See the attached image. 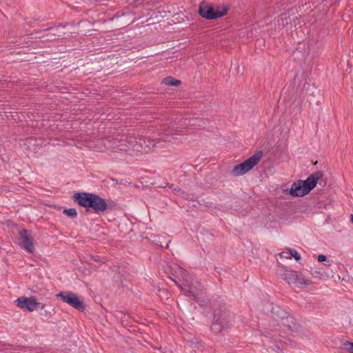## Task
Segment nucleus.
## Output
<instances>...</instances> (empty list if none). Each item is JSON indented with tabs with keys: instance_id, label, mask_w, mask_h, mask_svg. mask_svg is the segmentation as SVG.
<instances>
[{
	"instance_id": "nucleus-1",
	"label": "nucleus",
	"mask_w": 353,
	"mask_h": 353,
	"mask_svg": "<svg viewBox=\"0 0 353 353\" xmlns=\"http://www.w3.org/2000/svg\"><path fill=\"white\" fill-rule=\"evenodd\" d=\"M171 271L172 274L180 282V283H178V285L184 294L199 302L204 294L203 288L201 283L197 281H194L185 269L176 264H174L171 268Z\"/></svg>"
},
{
	"instance_id": "nucleus-2",
	"label": "nucleus",
	"mask_w": 353,
	"mask_h": 353,
	"mask_svg": "<svg viewBox=\"0 0 353 353\" xmlns=\"http://www.w3.org/2000/svg\"><path fill=\"white\" fill-rule=\"evenodd\" d=\"M174 129L170 127L166 128L164 126L161 129L160 137L155 139H148L149 144L141 145L142 137L139 136L129 135L128 144L130 150L137 152H148L152 148L157 147V143L160 140L163 141H171L174 138L172 134L170 132H172Z\"/></svg>"
},
{
	"instance_id": "nucleus-3",
	"label": "nucleus",
	"mask_w": 353,
	"mask_h": 353,
	"mask_svg": "<svg viewBox=\"0 0 353 353\" xmlns=\"http://www.w3.org/2000/svg\"><path fill=\"white\" fill-rule=\"evenodd\" d=\"M73 199L79 205L85 208L88 212L92 210L93 212L99 214L108 209L106 201L95 194L88 192L75 193Z\"/></svg>"
},
{
	"instance_id": "nucleus-4",
	"label": "nucleus",
	"mask_w": 353,
	"mask_h": 353,
	"mask_svg": "<svg viewBox=\"0 0 353 353\" xmlns=\"http://www.w3.org/2000/svg\"><path fill=\"white\" fill-rule=\"evenodd\" d=\"M323 175L321 171H317L310 174L304 181L298 180L294 182L290 190V194L293 196H305L316 185L318 181L323 177Z\"/></svg>"
},
{
	"instance_id": "nucleus-5",
	"label": "nucleus",
	"mask_w": 353,
	"mask_h": 353,
	"mask_svg": "<svg viewBox=\"0 0 353 353\" xmlns=\"http://www.w3.org/2000/svg\"><path fill=\"white\" fill-rule=\"evenodd\" d=\"M263 156L262 151H256L249 159L243 163L235 165L231 171L234 176H239L251 170L256 165L259 163Z\"/></svg>"
},
{
	"instance_id": "nucleus-6",
	"label": "nucleus",
	"mask_w": 353,
	"mask_h": 353,
	"mask_svg": "<svg viewBox=\"0 0 353 353\" xmlns=\"http://www.w3.org/2000/svg\"><path fill=\"white\" fill-rule=\"evenodd\" d=\"M230 325V314L225 310H220L214 314L211 330L215 333H219L223 330L228 328Z\"/></svg>"
},
{
	"instance_id": "nucleus-7",
	"label": "nucleus",
	"mask_w": 353,
	"mask_h": 353,
	"mask_svg": "<svg viewBox=\"0 0 353 353\" xmlns=\"http://www.w3.org/2000/svg\"><path fill=\"white\" fill-rule=\"evenodd\" d=\"M17 307L23 310H27L28 312H33L37 308L43 310L45 304L38 302L37 299L33 297H25L21 296L15 300Z\"/></svg>"
},
{
	"instance_id": "nucleus-8",
	"label": "nucleus",
	"mask_w": 353,
	"mask_h": 353,
	"mask_svg": "<svg viewBox=\"0 0 353 353\" xmlns=\"http://www.w3.org/2000/svg\"><path fill=\"white\" fill-rule=\"evenodd\" d=\"M282 278L289 284H294L299 288H304L312 284L310 279L300 277L296 272L292 270H286L282 274Z\"/></svg>"
},
{
	"instance_id": "nucleus-9",
	"label": "nucleus",
	"mask_w": 353,
	"mask_h": 353,
	"mask_svg": "<svg viewBox=\"0 0 353 353\" xmlns=\"http://www.w3.org/2000/svg\"><path fill=\"white\" fill-rule=\"evenodd\" d=\"M57 296L78 310H83L85 308L83 301L79 300L78 296L72 292H62L59 293Z\"/></svg>"
},
{
	"instance_id": "nucleus-10",
	"label": "nucleus",
	"mask_w": 353,
	"mask_h": 353,
	"mask_svg": "<svg viewBox=\"0 0 353 353\" xmlns=\"http://www.w3.org/2000/svg\"><path fill=\"white\" fill-rule=\"evenodd\" d=\"M199 14L207 19H216L227 14V9L223 8L221 10H214L212 6L201 3L199 8Z\"/></svg>"
},
{
	"instance_id": "nucleus-11",
	"label": "nucleus",
	"mask_w": 353,
	"mask_h": 353,
	"mask_svg": "<svg viewBox=\"0 0 353 353\" xmlns=\"http://www.w3.org/2000/svg\"><path fill=\"white\" fill-rule=\"evenodd\" d=\"M21 245L28 252L32 253L34 250L33 238L28 234V230L23 229L19 232Z\"/></svg>"
},
{
	"instance_id": "nucleus-12",
	"label": "nucleus",
	"mask_w": 353,
	"mask_h": 353,
	"mask_svg": "<svg viewBox=\"0 0 353 353\" xmlns=\"http://www.w3.org/2000/svg\"><path fill=\"white\" fill-rule=\"evenodd\" d=\"M129 135H122L119 137V151H128L130 150V146L128 144Z\"/></svg>"
},
{
	"instance_id": "nucleus-13",
	"label": "nucleus",
	"mask_w": 353,
	"mask_h": 353,
	"mask_svg": "<svg viewBox=\"0 0 353 353\" xmlns=\"http://www.w3.org/2000/svg\"><path fill=\"white\" fill-rule=\"evenodd\" d=\"M272 312L281 319H284L287 317V312L282 310L279 306L273 307L272 308Z\"/></svg>"
},
{
	"instance_id": "nucleus-14",
	"label": "nucleus",
	"mask_w": 353,
	"mask_h": 353,
	"mask_svg": "<svg viewBox=\"0 0 353 353\" xmlns=\"http://www.w3.org/2000/svg\"><path fill=\"white\" fill-rule=\"evenodd\" d=\"M119 138H114L112 140L108 141V147L114 152L119 151Z\"/></svg>"
},
{
	"instance_id": "nucleus-15",
	"label": "nucleus",
	"mask_w": 353,
	"mask_h": 353,
	"mask_svg": "<svg viewBox=\"0 0 353 353\" xmlns=\"http://www.w3.org/2000/svg\"><path fill=\"white\" fill-rule=\"evenodd\" d=\"M164 84L168 85L176 86L181 83L179 80H177L172 77H167L163 79L162 81Z\"/></svg>"
},
{
	"instance_id": "nucleus-16",
	"label": "nucleus",
	"mask_w": 353,
	"mask_h": 353,
	"mask_svg": "<svg viewBox=\"0 0 353 353\" xmlns=\"http://www.w3.org/2000/svg\"><path fill=\"white\" fill-rule=\"evenodd\" d=\"M63 214L72 218H74L77 216V212L75 208L65 209L63 210Z\"/></svg>"
},
{
	"instance_id": "nucleus-17",
	"label": "nucleus",
	"mask_w": 353,
	"mask_h": 353,
	"mask_svg": "<svg viewBox=\"0 0 353 353\" xmlns=\"http://www.w3.org/2000/svg\"><path fill=\"white\" fill-rule=\"evenodd\" d=\"M290 259L292 257H294L296 261H299L301 259V255L299 254V252L293 248H290Z\"/></svg>"
},
{
	"instance_id": "nucleus-18",
	"label": "nucleus",
	"mask_w": 353,
	"mask_h": 353,
	"mask_svg": "<svg viewBox=\"0 0 353 353\" xmlns=\"http://www.w3.org/2000/svg\"><path fill=\"white\" fill-rule=\"evenodd\" d=\"M345 350L349 353H353V343L346 341L344 343Z\"/></svg>"
},
{
	"instance_id": "nucleus-19",
	"label": "nucleus",
	"mask_w": 353,
	"mask_h": 353,
	"mask_svg": "<svg viewBox=\"0 0 353 353\" xmlns=\"http://www.w3.org/2000/svg\"><path fill=\"white\" fill-rule=\"evenodd\" d=\"M289 252H290V248L281 252L280 256L282 258H285V259H290V253H289Z\"/></svg>"
},
{
	"instance_id": "nucleus-20",
	"label": "nucleus",
	"mask_w": 353,
	"mask_h": 353,
	"mask_svg": "<svg viewBox=\"0 0 353 353\" xmlns=\"http://www.w3.org/2000/svg\"><path fill=\"white\" fill-rule=\"evenodd\" d=\"M129 4L137 6L139 4H141V0H127Z\"/></svg>"
},
{
	"instance_id": "nucleus-21",
	"label": "nucleus",
	"mask_w": 353,
	"mask_h": 353,
	"mask_svg": "<svg viewBox=\"0 0 353 353\" xmlns=\"http://www.w3.org/2000/svg\"><path fill=\"white\" fill-rule=\"evenodd\" d=\"M326 259H327V257L325 255L320 254V255L318 256V261L319 262L325 261H326Z\"/></svg>"
},
{
	"instance_id": "nucleus-22",
	"label": "nucleus",
	"mask_w": 353,
	"mask_h": 353,
	"mask_svg": "<svg viewBox=\"0 0 353 353\" xmlns=\"http://www.w3.org/2000/svg\"><path fill=\"white\" fill-rule=\"evenodd\" d=\"M57 30H58L57 28H50L49 29V31L50 32V33L53 34H54Z\"/></svg>"
},
{
	"instance_id": "nucleus-23",
	"label": "nucleus",
	"mask_w": 353,
	"mask_h": 353,
	"mask_svg": "<svg viewBox=\"0 0 353 353\" xmlns=\"http://www.w3.org/2000/svg\"><path fill=\"white\" fill-rule=\"evenodd\" d=\"M145 144H149L148 139L146 140L145 138L142 137L141 145H145Z\"/></svg>"
},
{
	"instance_id": "nucleus-24",
	"label": "nucleus",
	"mask_w": 353,
	"mask_h": 353,
	"mask_svg": "<svg viewBox=\"0 0 353 353\" xmlns=\"http://www.w3.org/2000/svg\"><path fill=\"white\" fill-rule=\"evenodd\" d=\"M351 221L353 223V214L351 215Z\"/></svg>"
},
{
	"instance_id": "nucleus-25",
	"label": "nucleus",
	"mask_w": 353,
	"mask_h": 353,
	"mask_svg": "<svg viewBox=\"0 0 353 353\" xmlns=\"http://www.w3.org/2000/svg\"><path fill=\"white\" fill-rule=\"evenodd\" d=\"M172 279L174 281V283H177V281L176 280H174V279Z\"/></svg>"
},
{
	"instance_id": "nucleus-26",
	"label": "nucleus",
	"mask_w": 353,
	"mask_h": 353,
	"mask_svg": "<svg viewBox=\"0 0 353 353\" xmlns=\"http://www.w3.org/2000/svg\"><path fill=\"white\" fill-rule=\"evenodd\" d=\"M201 301V299H200V301L199 302V305H201V303H200Z\"/></svg>"
}]
</instances>
